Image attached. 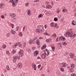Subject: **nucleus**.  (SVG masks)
I'll return each instance as SVG.
<instances>
[{
	"label": "nucleus",
	"instance_id": "nucleus-1",
	"mask_svg": "<svg viewBox=\"0 0 76 76\" xmlns=\"http://www.w3.org/2000/svg\"><path fill=\"white\" fill-rule=\"evenodd\" d=\"M65 35L67 37H72L73 38H75L76 36V34H73V32L72 31L66 32Z\"/></svg>",
	"mask_w": 76,
	"mask_h": 76
},
{
	"label": "nucleus",
	"instance_id": "nucleus-2",
	"mask_svg": "<svg viewBox=\"0 0 76 76\" xmlns=\"http://www.w3.org/2000/svg\"><path fill=\"white\" fill-rule=\"evenodd\" d=\"M38 28H39L38 29H36V32H38V33H39L43 31V30H44L43 28H44V27L42 26H38Z\"/></svg>",
	"mask_w": 76,
	"mask_h": 76
},
{
	"label": "nucleus",
	"instance_id": "nucleus-3",
	"mask_svg": "<svg viewBox=\"0 0 76 76\" xmlns=\"http://www.w3.org/2000/svg\"><path fill=\"white\" fill-rule=\"evenodd\" d=\"M13 58V62L14 63H15V62L16 61V60H17V59L18 60H19V58H20V57L18 56H15Z\"/></svg>",
	"mask_w": 76,
	"mask_h": 76
},
{
	"label": "nucleus",
	"instance_id": "nucleus-4",
	"mask_svg": "<svg viewBox=\"0 0 76 76\" xmlns=\"http://www.w3.org/2000/svg\"><path fill=\"white\" fill-rule=\"evenodd\" d=\"M37 38H38V37H35L33 39L34 40H32V39H30V41L29 42V43L30 44H31H31H34V41H35V39H37Z\"/></svg>",
	"mask_w": 76,
	"mask_h": 76
},
{
	"label": "nucleus",
	"instance_id": "nucleus-5",
	"mask_svg": "<svg viewBox=\"0 0 76 76\" xmlns=\"http://www.w3.org/2000/svg\"><path fill=\"white\" fill-rule=\"evenodd\" d=\"M10 1H11L12 3V5L13 7H15L16 6V4H15L14 2V1L13 0H10Z\"/></svg>",
	"mask_w": 76,
	"mask_h": 76
},
{
	"label": "nucleus",
	"instance_id": "nucleus-6",
	"mask_svg": "<svg viewBox=\"0 0 76 76\" xmlns=\"http://www.w3.org/2000/svg\"><path fill=\"white\" fill-rule=\"evenodd\" d=\"M45 53L46 56H48V54H49L50 53V51L46 49L45 50Z\"/></svg>",
	"mask_w": 76,
	"mask_h": 76
},
{
	"label": "nucleus",
	"instance_id": "nucleus-7",
	"mask_svg": "<svg viewBox=\"0 0 76 76\" xmlns=\"http://www.w3.org/2000/svg\"><path fill=\"white\" fill-rule=\"evenodd\" d=\"M38 51H35L34 52V56L35 57L37 56L38 54Z\"/></svg>",
	"mask_w": 76,
	"mask_h": 76
},
{
	"label": "nucleus",
	"instance_id": "nucleus-8",
	"mask_svg": "<svg viewBox=\"0 0 76 76\" xmlns=\"http://www.w3.org/2000/svg\"><path fill=\"white\" fill-rule=\"evenodd\" d=\"M22 66V64L21 63H19L18 64L17 67L19 68H21Z\"/></svg>",
	"mask_w": 76,
	"mask_h": 76
},
{
	"label": "nucleus",
	"instance_id": "nucleus-9",
	"mask_svg": "<svg viewBox=\"0 0 76 76\" xmlns=\"http://www.w3.org/2000/svg\"><path fill=\"white\" fill-rule=\"evenodd\" d=\"M73 53H70L69 54V56H70L71 58H73L74 57H75V55H74Z\"/></svg>",
	"mask_w": 76,
	"mask_h": 76
},
{
	"label": "nucleus",
	"instance_id": "nucleus-10",
	"mask_svg": "<svg viewBox=\"0 0 76 76\" xmlns=\"http://www.w3.org/2000/svg\"><path fill=\"white\" fill-rule=\"evenodd\" d=\"M26 12L27 13L28 15H31V10H28L27 11H26Z\"/></svg>",
	"mask_w": 76,
	"mask_h": 76
},
{
	"label": "nucleus",
	"instance_id": "nucleus-11",
	"mask_svg": "<svg viewBox=\"0 0 76 76\" xmlns=\"http://www.w3.org/2000/svg\"><path fill=\"white\" fill-rule=\"evenodd\" d=\"M10 16L11 17V18H14V17H15L16 15L15 14H10Z\"/></svg>",
	"mask_w": 76,
	"mask_h": 76
},
{
	"label": "nucleus",
	"instance_id": "nucleus-12",
	"mask_svg": "<svg viewBox=\"0 0 76 76\" xmlns=\"http://www.w3.org/2000/svg\"><path fill=\"white\" fill-rule=\"evenodd\" d=\"M60 40L61 41H65L66 40V39L65 38L63 37H60Z\"/></svg>",
	"mask_w": 76,
	"mask_h": 76
},
{
	"label": "nucleus",
	"instance_id": "nucleus-13",
	"mask_svg": "<svg viewBox=\"0 0 76 76\" xmlns=\"http://www.w3.org/2000/svg\"><path fill=\"white\" fill-rule=\"evenodd\" d=\"M39 39H38L37 40L36 44L37 45H39L40 44V42H39Z\"/></svg>",
	"mask_w": 76,
	"mask_h": 76
},
{
	"label": "nucleus",
	"instance_id": "nucleus-14",
	"mask_svg": "<svg viewBox=\"0 0 76 76\" xmlns=\"http://www.w3.org/2000/svg\"><path fill=\"white\" fill-rule=\"evenodd\" d=\"M10 32L11 34H12V35H15V31L14 30H12L11 31H10Z\"/></svg>",
	"mask_w": 76,
	"mask_h": 76
},
{
	"label": "nucleus",
	"instance_id": "nucleus-15",
	"mask_svg": "<svg viewBox=\"0 0 76 76\" xmlns=\"http://www.w3.org/2000/svg\"><path fill=\"white\" fill-rule=\"evenodd\" d=\"M51 48L52 49V50L54 51L55 50V48H56V47L54 45H52L51 46Z\"/></svg>",
	"mask_w": 76,
	"mask_h": 76
},
{
	"label": "nucleus",
	"instance_id": "nucleus-16",
	"mask_svg": "<svg viewBox=\"0 0 76 76\" xmlns=\"http://www.w3.org/2000/svg\"><path fill=\"white\" fill-rule=\"evenodd\" d=\"M69 71L70 72H74V69L72 68H70L69 69Z\"/></svg>",
	"mask_w": 76,
	"mask_h": 76
},
{
	"label": "nucleus",
	"instance_id": "nucleus-17",
	"mask_svg": "<svg viewBox=\"0 0 76 76\" xmlns=\"http://www.w3.org/2000/svg\"><path fill=\"white\" fill-rule=\"evenodd\" d=\"M33 67H34V69L35 70H37V67H36V65L35 64H33Z\"/></svg>",
	"mask_w": 76,
	"mask_h": 76
},
{
	"label": "nucleus",
	"instance_id": "nucleus-18",
	"mask_svg": "<svg viewBox=\"0 0 76 76\" xmlns=\"http://www.w3.org/2000/svg\"><path fill=\"white\" fill-rule=\"evenodd\" d=\"M2 48L4 49L5 48H6V45L5 44H4L2 46Z\"/></svg>",
	"mask_w": 76,
	"mask_h": 76
},
{
	"label": "nucleus",
	"instance_id": "nucleus-19",
	"mask_svg": "<svg viewBox=\"0 0 76 76\" xmlns=\"http://www.w3.org/2000/svg\"><path fill=\"white\" fill-rule=\"evenodd\" d=\"M42 58H45V55L44 54H43L42 56Z\"/></svg>",
	"mask_w": 76,
	"mask_h": 76
},
{
	"label": "nucleus",
	"instance_id": "nucleus-20",
	"mask_svg": "<svg viewBox=\"0 0 76 76\" xmlns=\"http://www.w3.org/2000/svg\"><path fill=\"white\" fill-rule=\"evenodd\" d=\"M75 66V65L74 64H72L71 65V67H72L73 69L74 68Z\"/></svg>",
	"mask_w": 76,
	"mask_h": 76
},
{
	"label": "nucleus",
	"instance_id": "nucleus-21",
	"mask_svg": "<svg viewBox=\"0 0 76 76\" xmlns=\"http://www.w3.org/2000/svg\"><path fill=\"white\" fill-rule=\"evenodd\" d=\"M23 50H20V51L18 53V54H23Z\"/></svg>",
	"mask_w": 76,
	"mask_h": 76
},
{
	"label": "nucleus",
	"instance_id": "nucleus-22",
	"mask_svg": "<svg viewBox=\"0 0 76 76\" xmlns=\"http://www.w3.org/2000/svg\"><path fill=\"white\" fill-rule=\"evenodd\" d=\"M10 35H11V34H10V33H8L6 34V36L7 37H10Z\"/></svg>",
	"mask_w": 76,
	"mask_h": 76
},
{
	"label": "nucleus",
	"instance_id": "nucleus-23",
	"mask_svg": "<svg viewBox=\"0 0 76 76\" xmlns=\"http://www.w3.org/2000/svg\"><path fill=\"white\" fill-rule=\"evenodd\" d=\"M46 45H43L42 47L41 48V49L42 50H43V49H44L46 47Z\"/></svg>",
	"mask_w": 76,
	"mask_h": 76
},
{
	"label": "nucleus",
	"instance_id": "nucleus-24",
	"mask_svg": "<svg viewBox=\"0 0 76 76\" xmlns=\"http://www.w3.org/2000/svg\"><path fill=\"white\" fill-rule=\"evenodd\" d=\"M43 34L44 35H48V36L50 35V34H48V33H47V32L43 33Z\"/></svg>",
	"mask_w": 76,
	"mask_h": 76
},
{
	"label": "nucleus",
	"instance_id": "nucleus-25",
	"mask_svg": "<svg viewBox=\"0 0 76 76\" xmlns=\"http://www.w3.org/2000/svg\"><path fill=\"white\" fill-rule=\"evenodd\" d=\"M51 41L50 39H48L46 40V42H51Z\"/></svg>",
	"mask_w": 76,
	"mask_h": 76
},
{
	"label": "nucleus",
	"instance_id": "nucleus-26",
	"mask_svg": "<svg viewBox=\"0 0 76 76\" xmlns=\"http://www.w3.org/2000/svg\"><path fill=\"white\" fill-rule=\"evenodd\" d=\"M54 23H51V24H50V26L51 27H54Z\"/></svg>",
	"mask_w": 76,
	"mask_h": 76
},
{
	"label": "nucleus",
	"instance_id": "nucleus-27",
	"mask_svg": "<svg viewBox=\"0 0 76 76\" xmlns=\"http://www.w3.org/2000/svg\"><path fill=\"white\" fill-rule=\"evenodd\" d=\"M62 64L63 65V67H64L66 66V63H65Z\"/></svg>",
	"mask_w": 76,
	"mask_h": 76
},
{
	"label": "nucleus",
	"instance_id": "nucleus-28",
	"mask_svg": "<svg viewBox=\"0 0 76 76\" xmlns=\"http://www.w3.org/2000/svg\"><path fill=\"white\" fill-rule=\"evenodd\" d=\"M60 37L59 38V37H58L56 39V42H57V41H59V40H60Z\"/></svg>",
	"mask_w": 76,
	"mask_h": 76
},
{
	"label": "nucleus",
	"instance_id": "nucleus-29",
	"mask_svg": "<svg viewBox=\"0 0 76 76\" xmlns=\"http://www.w3.org/2000/svg\"><path fill=\"white\" fill-rule=\"evenodd\" d=\"M3 6V4L1 3L0 4V9H2V7Z\"/></svg>",
	"mask_w": 76,
	"mask_h": 76
},
{
	"label": "nucleus",
	"instance_id": "nucleus-30",
	"mask_svg": "<svg viewBox=\"0 0 76 76\" xmlns=\"http://www.w3.org/2000/svg\"><path fill=\"white\" fill-rule=\"evenodd\" d=\"M20 57H23V53H21V54H20Z\"/></svg>",
	"mask_w": 76,
	"mask_h": 76
},
{
	"label": "nucleus",
	"instance_id": "nucleus-31",
	"mask_svg": "<svg viewBox=\"0 0 76 76\" xmlns=\"http://www.w3.org/2000/svg\"><path fill=\"white\" fill-rule=\"evenodd\" d=\"M42 16V14H40L38 16V18H41Z\"/></svg>",
	"mask_w": 76,
	"mask_h": 76
},
{
	"label": "nucleus",
	"instance_id": "nucleus-32",
	"mask_svg": "<svg viewBox=\"0 0 76 76\" xmlns=\"http://www.w3.org/2000/svg\"><path fill=\"white\" fill-rule=\"evenodd\" d=\"M62 44H63L64 45H67V43L66 42H62Z\"/></svg>",
	"mask_w": 76,
	"mask_h": 76
},
{
	"label": "nucleus",
	"instance_id": "nucleus-33",
	"mask_svg": "<svg viewBox=\"0 0 76 76\" xmlns=\"http://www.w3.org/2000/svg\"><path fill=\"white\" fill-rule=\"evenodd\" d=\"M60 12V10H58V9L56 11L57 13H59Z\"/></svg>",
	"mask_w": 76,
	"mask_h": 76
},
{
	"label": "nucleus",
	"instance_id": "nucleus-34",
	"mask_svg": "<svg viewBox=\"0 0 76 76\" xmlns=\"http://www.w3.org/2000/svg\"><path fill=\"white\" fill-rule=\"evenodd\" d=\"M64 68H61V72H64Z\"/></svg>",
	"mask_w": 76,
	"mask_h": 76
},
{
	"label": "nucleus",
	"instance_id": "nucleus-35",
	"mask_svg": "<svg viewBox=\"0 0 76 76\" xmlns=\"http://www.w3.org/2000/svg\"><path fill=\"white\" fill-rule=\"evenodd\" d=\"M6 67L7 70H9V65H7V66Z\"/></svg>",
	"mask_w": 76,
	"mask_h": 76
},
{
	"label": "nucleus",
	"instance_id": "nucleus-36",
	"mask_svg": "<svg viewBox=\"0 0 76 76\" xmlns=\"http://www.w3.org/2000/svg\"><path fill=\"white\" fill-rule=\"evenodd\" d=\"M37 66H38V69H39V68H40V67H41V65L40 64L39 65H38Z\"/></svg>",
	"mask_w": 76,
	"mask_h": 76
},
{
	"label": "nucleus",
	"instance_id": "nucleus-37",
	"mask_svg": "<svg viewBox=\"0 0 76 76\" xmlns=\"http://www.w3.org/2000/svg\"><path fill=\"white\" fill-rule=\"evenodd\" d=\"M54 20L55 21H57V20H58V19L57 18H55L54 19Z\"/></svg>",
	"mask_w": 76,
	"mask_h": 76
},
{
	"label": "nucleus",
	"instance_id": "nucleus-38",
	"mask_svg": "<svg viewBox=\"0 0 76 76\" xmlns=\"http://www.w3.org/2000/svg\"><path fill=\"white\" fill-rule=\"evenodd\" d=\"M73 22H75V21H74V20H73L72 22V24L73 25H76V24H74V23Z\"/></svg>",
	"mask_w": 76,
	"mask_h": 76
},
{
	"label": "nucleus",
	"instance_id": "nucleus-39",
	"mask_svg": "<svg viewBox=\"0 0 76 76\" xmlns=\"http://www.w3.org/2000/svg\"><path fill=\"white\" fill-rule=\"evenodd\" d=\"M71 76H76V74L74 73L72 74H71Z\"/></svg>",
	"mask_w": 76,
	"mask_h": 76
},
{
	"label": "nucleus",
	"instance_id": "nucleus-40",
	"mask_svg": "<svg viewBox=\"0 0 76 76\" xmlns=\"http://www.w3.org/2000/svg\"><path fill=\"white\" fill-rule=\"evenodd\" d=\"M13 47L14 48H16V44H15V45L13 46Z\"/></svg>",
	"mask_w": 76,
	"mask_h": 76
},
{
	"label": "nucleus",
	"instance_id": "nucleus-41",
	"mask_svg": "<svg viewBox=\"0 0 76 76\" xmlns=\"http://www.w3.org/2000/svg\"><path fill=\"white\" fill-rule=\"evenodd\" d=\"M12 53L15 54L16 53V50H13L12 51Z\"/></svg>",
	"mask_w": 76,
	"mask_h": 76
},
{
	"label": "nucleus",
	"instance_id": "nucleus-42",
	"mask_svg": "<svg viewBox=\"0 0 76 76\" xmlns=\"http://www.w3.org/2000/svg\"><path fill=\"white\" fill-rule=\"evenodd\" d=\"M53 37H56V34L55 33H54L53 35Z\"/></svg>",
	"mask_w": 76,
	"mask_h": 76
},
{
	"label": "nucleus",
	"instance_id": "nucleus-43",
	"mask_svg": "<svg viewBox=\"0 0 76 76\" xmlns=\"http://www.w3.org/2000/svg\"><path fill=\"white\" fill-rule=\"evenodd\" d=\"M6 53L7 54H9V51L8 50H7L6 51Z\"/></svg>",
	"mask_w": 76,
	"mask_h": 76
},
{
	"label": "nucleus",
	"instance_id": "nucleus-44",
	"mask_svg": "<svg viewBox=\"0 0 76 76\" xmlns=\"http://www.w3.org/2000/svg\"><path fill=\"white\" fill-rule=\"evenodd\" d=\"M26 42H25L24 43V45H23V47H25L26 46Z\"/></svg>",
	"mask_w": 76,
	"mask_h": 76
},
{
	"label": "nucleus",
	"instance_id": "nucleus-45",
	"mask_svg": "<svg viewBox=\"0 0 76 76\" xmlns=\"http://www.w3.org/2000/svg\"><path fill=\"white\" fill-rule=\"evenodd\" d=\"M22 35V33L21 32L19 33V36H21Z\"/></svg>",
	"mask_w": 76,
	"mask_h": 76
},
{
	"label": "nucleus",
	"instance_id": "nucleus-46",
	"mask_svg": "<svg viewBox=\"0 0 76 76\" xmlns=\"http://www.w3.org/2000/svg\"><path fill=\"white\" fill-rule=\"evenodd\" d=\"M49 4V2L47 1H46V5H48V4Z\"/></svg>",
	"mask_w": 76,
	"mask_h": 76
},
{
	"label": "nucleus",
	"instance_id": "nucleus-47",
	"mask_svg": "<svg viewBox=\"0 0 76 76\" xmlns=\"http://www.w3.org/2000/svg\"><path fill=\"white\" fill-rule=\"evenodd\" d=\"M1 18L2 19H4V15H1Z\"/></svg>",
	"mask_w": 76,
	"mask_h": 76
},
{
	"label": "nucleus",
	"instance_id": "nucleus-48",
	"mask_svg": "<svg viewBox=\"0 0 76 76\" xmlns=\"http://www.w3.org/2000/svg\"><path fill=\"white\" fill-rule=\"evenodd\" d=\"M57 23H56L55 24V25L53 26V27H56V26H57Z\"/></svg>",
	"mask_w": 76,
	"mask_h": 76
},
{
	"label": "nucleus",
	"instance_id": "nucleus-49",
	"mask_svg": "<svg viewBox=\"0 0 76 76\" xmlns=\"http://www.w3.org/2000/svg\"><path fill=\"white\" fill-rule=\"evenodd\" d=\"M73 58L74 60H75V61H76V57L74 56V58Z\"/></svg>",
	"mask_w": 76,
	"mask_h": 76
},
{
	"label": "nucleus",
	"instance_id": "nucleus-50",
	"mask_svg": "<svg viewBox=\"0 0 76 76\" xmlns=\"http://www.w3.org/2000/svg\"><path fill=\"white\" fill-rule=\"evenodd\" d=\"M35 48L34 47H33L32 48V50H35Z\"/></svg>",
	"mask_w": 76,
	"mask_h": 76
},
{
	"label": "nucleus",
	"instance_id": "nucleus-51",
	"mask_svg": "<svg viewBox=\"0 0 76 76\" xmlns=\"http://www.w3.org/2000/svg\"><path fill=\"white\" fill-rule=\"evenodd\" d=\"M15 3L16 4V3H18V0H15Z\"/></svg>",
	"mask_w": 76,
	"mask_h": 76
},
{
	"label": "nucleus",
	"instance_id": "nucleus-52",
	"mask_svg": "<svg viewBox=\"0 0 76 76\" xmlns=\"http://www.w3.org/2000/svg\"><path fill=\"white\" fill-rule=\"evenodd\" d=\"M19 28V26H18L16 27V29L17 30H18V29Z\"/></svg>",
	"mask_w": 76,
	"mask_h": 76
},
{
	"label": "nucleus",
	"instance_id": "nucleus-53",
	"mask_svg": "<svg viewBox=\"0 0 76 76\" xmlns=\"http://www.w3.org/2000/svg\"><path fill=\"white\" fill-rule=\"evenodd\" d=\"M28 3H26L25 4V6H28Z\"/></svg>",
	"mask_w": 76,
	"mask_h": 76
},
{
	"label": "nucleus",
	"instance_id": "nucleus-54",
	"mask_svg": "<svg viewBox=\"0 0 76 76\" xmlns=\"http://www.w3.org/2000/svg\"><path fill=\"white\" fill-rule=\"evenodd\" d=\"M14 26V25H13V24L11 26H12V28H14V26Z\"/></svg>",
	"mask_w": 76,
	"mask_h": 76
},
{
	"label": "nucleus",
	"instance_id": "nucleus-55",
	"mask_svg": "<svg viewBox=\"0 0 76 76\" xmlns=\"http://www.w3.org/2000/svg\"><path fill=\"white\" fill-rule=\"evenodd\" d=\"M39 39H42V37H40L39 38Z\"/></svg>",
	"mask_w": 76,
	"mask_h": 76
},
{
	"label": "nucleus",
	"instance_id": "nucleus-56",
	"mask_svg": "<svg viewBox=\"0 0 76 76\" xmlns=\"http://www.w3.org/2000/svg\"><path fill=\"white\" fill-rule=\"evenodd\" d=\"M51 4L52 5H54V3H53V1H52L51 2Z\"/></svg>",
	"mask_w": 76,
	"mask_h": 76
},
{
	"label": "nucleus",
	"instance_id": "nucleus-57",
	"mask_svg": "<svg viewBox=\"0 0 76 76\" xmlns=\"http://www.w3.org/2000/svg\"><path fill=\"white\" fill-rule=\"evenodd\" d=\"M45 28H47V26L46 25H45Z\"/></svg>",
	"mask_w": 76,
	"mask_h": 76
},
{
	"label": "nucleus",
	"instance_id": "nucleus-58",
	"mask_svg": "<svg viewBox=\"0 0 76 76\" xmlns=\"http://www.w3.org/2000/svg\"><path fill=\"white\" fill-rule=\"evenodd\" d=\"M39 1L38 0H36L35 1V2H38Z\"/></svg>",
	"mask_w": 76,
	"mask_h": 76
},
{
	"label": "nucleus",
	"instance_id": "nucleus-59",
	"mask_svg": "<svg viewBox=\"0 0 76 76\" xmlns=\"http://www.w3.org/2000/svg\"><path fill=\"white\" fill-rule=\"evenodd\" d=\"M46 9H48V8H49V6H46Z\"/></svg>",
	"mask_w": 76,
	"mask_h": 76
},
{
	"label": "nucleus",
	"instance_id": "nucleus-60",
	"mask_svg": "<svg viewBox=\"0 0 76 76\" xmlns=\"http://www.w3.org/2000/svg\"><path fill=\"white\" fill-rule=\"evenodd\" d=\"M49 8H51V7H52V6H50V5H49Z\"/></svg>",
	"mask_w": 76,
	"mask_h": 76
},
{
	"label": "nucleus",
	"instance_id": "nucleus-61",
	"mask_svg": "<svg viewBox=\"0 0 76 76\" xmlns=\"http://www.w3.org/2000/svg\"><path fill=\"white\" fill-rule=\"evenodd\" d=\"M40 57H39V56H38L37 57V59H40Z\"/></svg>",
	"mask_w": 76,
	"mask_h": 76
},
{
	"label": "nucleus",
	"instance_id": "nucleus-62",
	"mask_svg": "<svg viewBox=\"0 0 76 76\" xmlns=\"http://www.w3.org/2000/svg\"><path fill=\"white\" fill-rule=\"evenodd\" d=\"M25 26H24L23 28V30H24L25 29Z\"/></svg>",
	"mask_w": 76,
	"mask_h": 76
},
{
	"label": "nucleus",
	"instance_id": "nucleus-63",
	"mask_svg": "<svg viewBox=\"0 0 76 76\" xmlns=\"http://www.w3.org/2000/svg\"><path fill=\"white\" fill-rule=\"evenodd\" d=\"M65 11V10H62L63 12H64Z\"/></svg>",
	"mask_w": 76,
	"mask_h": 76
},
{
	"label": "nucleus",
	"instance_id": "nucleus-64",
	"mask_svg": "<svg viewBox=\"0 0 76 76\" xmlns=\"http://www.w3.org/2000/svg\"><path fill=\"white\" fill-rule=\"evenodd\" d=\"M41 76H45V75L43 74H42Z\"/></svg>",
	"mask_w": 76,
	"mask_h": 76
}]
</instances>
